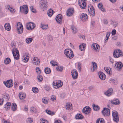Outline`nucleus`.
<instances>
[{"instance_id":"4d7b16f0","label":"nucleus","mask_w":123,"mask_h":123,"mask_svg":"<svg viewBox=\"0 0 123 123\" xmlns=\"http://www.w3.org/2000/svg\"><path fill=\"white\" fill-rule=\"evenodd\" d=\"M105 69L107 73L109 75H111L110 73V71L109 70L108 68L107 67H105Z\"/></svg>"},{"instance_id":"412c9836","label":"nucleus","mask_w":123,"mask_h":123,"mask_svg":"<svg viewBox=\"0 0 123 123\" xmlns=\"http://www.w3.org/2000/svg\"><path fill=\"white\" fill-rule=\"evenodd\" d=\"M62 19V15L61 14H59L56 16L55 18V20L59 24L61 23V22Z\"/></svg>"},{"instance_id":"72a5a7b5","label":"nucleus","mask_w":123,"mask_h":123,"mask_svg":"<svg viewBox=\"0 0 123 123\" xmlns=\"http://www.w3.org/2000/svg\"><path fill=\"white\" fill-rule=\"evenodd\" d=\"M11 62L10 59L9 58H7L5 59L4 60L5 63L6 64H9Z\"/></svg>"},{"instance_id":"7ed1b4c3","label":"nucleus","mask_w":123,"mask_h":123,"mask_svg":"<svg viewBox=\"0 0 123 123\" xmlns=\"http://www.w3.org/2000/svg\"><path fill=\"white\" fill-rule=\"evenodd\" d=\"M13 55L15 59L18 60L19 57V51L17 49L15 48H13L12 50Z\"/></svg>"},{"instance_id":"4468645a","label":"nucleus","mask_w":123,"mask_h":123,"mask_svg":"<svg viewBox=\"0 0 123 123\" xmlns=\"http://www.w3.org/2000/svg\"><path fill=\"white\" fill-rule=\"evenodd\" d=\"M71 73L73 78L74 79H76L78 76V74L77 70L74 69L71 71Z\"/></svg>"},{"instance_id":"c03bdc74","label":"nucleus","mask_w":123,"mask_h":123,"mask_svg":"<svg viewBox=\"0 0 123 123\" xmlns=\"http://www.w3.org/2000/svg\"><path fill=\"white\" fill-rule=\"evenodd\" d=\"M41 27L43 30L46 29L48 28V26L47 25L41 24Z\"/></svg>"},{"instance_id":"4c0bfd02","label":"nucleus","mask_w":123,"mask_h":123,"mask_svg":"<svg viewBox=\"0 0 123 123\" xmlns=\"http://www.w3.org/2000/svg\"><path fill=\"white\" fill-rule=\"evenodd\" d=\"M9 96L6 93L2 95V97L4 99H5L7 101L9 100Z\"/></svg>"},{"instance_id":"cd10ccee","label":"nucleus","mask_w":123,"mask_h":123,"mask_svg":"<svg viewBox=\"0 0 123 123\" xmlns=\"http://www.w3.org/2000/svg\"><path fill=\"white\" fill-rule=\"evenodd\" d=\"M81 18L82 20L83 21L86 20L88 18L87 14L86 13L82 14Z\"/></svg>"},{"instance_id":"de8ad7c7","label":"nucleus","mask_w":123,"mask_h":123,"mask_svg":"<svg viewBox=\"0 0 123 123\" xmlns=\"http://www.w3.org/2000/svg\"><path fill=\"white\" fill-rule=\"evenodd\" d=\"M32 119L31 118H28L26 120L27 123H32L33 122Z\"/></svg>"},{"instance_id":"774afa93","label":"nucleus","mask_w":123,"mask_h":123,"mask_svg":"<svg viewBox=\"0 0 123 123\" xmlns=\"http://www.w3.org/2000/svg\"><path fill=\"white\" fill-rule=\"evenodd\" d=\"M114 81L115 80L113 78L111 79L110 80V82L111 83H114Z\"/></svg>"},{"instance_id":"dca6fc26","label":"nucleus","mask_w":123,"mask_h":123,"mask_svg":"<svg viewBox=\"0 0 123 123\" xmlns=\"http://www.w3.org/2000/svg\"><path fill=\"white\" fill-rule=\"evenodd\" d=\"M34 65H39L40 63V61L38 58L37 57H34L33 59Z\"/></svg>"},{"instance_id":"ddd939ff","label":"nucleus","mask_w":123,"mask_h":123,"mask_svg":"<svg viewBox=\"0 0 123 123\" xmlns=\"http://www.w3.org/2000/svg\"><path fill=\"white\" fill-rule=\"evenodd\" d=\"M5 86L8 88L12 87L13 85V82L12 80H7L6 82H4Z\"/></svg>"},{"instance_id":"052dcab7","label":"nucleus","mask_w":123,"mask_h":123,"mask_svg":"<svg viewBox=\"0 0 123 123\" xmlns=\"http://www.w3.org/2000/svg\"><path fill=\"white\" fill-rule=\"evenodd\" d=\"M111 23L113 26L115 27H116L118 25V23L117 22L112 21Z\"/></svg>"},{"instance_id":"a878e982","label":"nucleus","mask_w":123,"mask_h":123,"mask_svg":"<svg viewBox=\"0 0 123 123\" xmlns=\"http://www.w3.org/2000/svg\"><path fill=\"white\" fill-rule=\"evenodd\" d=\"M111 102L113 104L116 105H119L120 104L119 100L117 99H116L113 100H112Z\"/></svg>"},{"instance_id":"a18cd8bd","label":"nucleus","mask_w":123,"mask_h":123,"mask_svg":"<svg viewBox=\"0 0 123 123\" xmlns=\"http://www.w3.org/2000/svg\"><path fill=\"white\" fill-rule=\"evenodd\" d=\"M71 29L73 30V32L74 33L76 32L77 31V29L76 28L73 26H71Z\"/></svg>"},{"instance_id":"5701e85b","label":"nucleus","mask_w":123,"mask_h":123,"mask_svg":"<svg viewBox=\"0 0 123 123\" xmlns=\"http://www.w3.org/2000/svg\"><path fill=\"white\" fill-rule=\"evenodd\" d=\"M92 64L93 67V69L92 67L91 68V69L92 72L94 71L97 68V64L95 62H92Z\"/></svg>"},{"instance_id":"bf43d9fd","label":"nucleus","mask_w":123,"mask_h":123,"mask_svg":"<svg viewBox=\"0 0 123 123\" xmlns=\"http://www.w3.org/2000/svg\"><path fill=\"white\" fill-rule=\"evenodd\" d=\"M37 79L40 82H41L43 80V77L41 75L38 76L37 77Z\"/></svg>"},{"instance_id":"5fc2aeb1","label":"nucleus","mask_w":123,"mask_h":123,"mask_svg":"<svg viewBox=\"0 0 123 123\" xmlns=\"http://www.w3.org/2000/svg\"><path fill=\"white\" fill-rule=\"evenodd\" d=\"M86 108V111L88 113V114L89 113H90L91 110V108L88 106H86L85 107Z\"/></svg>"},{"instance_id":"09e8293b","label":"nucleus","mask_w":123,"mask_h":123,"mask_svg":"<svg viewBox=\"0 0 123 123\" xmlns=\"http://www.w3.org/2000/svg\"><path fill=\"white\" fill-rule=\"evenodd\" d=\"M63 67L58 66L56 68V69L58 71L62 72L63 70Z\"/></svg>"},{"instance_id":"ea45409f","label":"nucleus","mask_w":123,"mask_h":123,"mask_svg":"<svg viewBox=\"0 0 123 123\" xmlns=\"http://www.w3.org/2000/svg\"><path fill=\"white\" fill-rule=\"evenodd\" d=\"M44 71L46 74H49L51 73V70L49 68H46L44 69Z\"/></svg>"},{"instance_id":"f257e3e1","label":"nucleus","mask_w":123,"mask_h":123,"mask_svg":"<svg viewBox=\"0 0 123 123\" xmlns=\"http://www.w3.org/2000/svg\"><path fill=\"white\" fill-rule=\"evenodd\" d=\"M64 53L68 58L71 59L74 56L73 51L71 49H65L64 51Z\"/></svg>"},{"instance_id":"c9c22d12","label":"nucleus","mask_w":123,"mask_h":123,"mask_svg":"<svg viewBox=\"0 0 123 123\" xmlns=\"http://www.w3.org/2000/svg\"><path fill=\"white\" fill-rule=\"evenodd\" d=\"M98 8L102 11L105 12V9L103 7V5L102 3H99L98 5Z\"/></svg>"},{"instance_id":"0e129e2a","label":"nucleus","mask_w":123,"mask_h":123,"mask_svg":"<svg viewBox=\"0 0 123 123\" xmlns=\"http://www.w3.org/2000/svg\"><path fill=\"white\" fill-rule=\"evenodd\" d=\"M56 98V97L55 96L53 95L51 96V99L52 101H54L55 100Z\"/></svg>"},{"instance_id":"13d9d810","label":"nucleus","mask_w":123,"mask_h":123,"mask_svg":"<svg viewBox=\"0 0 123 123\" xmlns=\"http://www.w3.org/2000/svg\"><path fill=\"white\" fill-rule=\"evenodd\" d=\"M30 8L32 12L34 13H35L36 12V11L35 9L34 8V7L33 6H30Z\"/></svg>"},{"instance_id":"1a4fd4ad","label":"nucleus","mask_w":123,"mask_h":123,"mask_svg":"<svg viewBox=\"0 0 123 123\" xmlns=\"http://www.w3.org/2000/svg\"><path fill=\"white\" fill-rule=\"evenodd\" d=\"M122 52L119 49H116L115 50L114 52L113 53V55L115 58H118L122 56Z\"/></svg>"},{"instance_id":"20e7f679","label":"nucleus","mask_w":123,"mask_h":123,"mask_svg":"<svg viewBox=\"0 0 123 123\" xmlns=\"http://www.w3.org/2000/svg\"><path fill=\"white\" fill-rule=\"evenodd\" d=\"M113 119L115 122L118 123L119 121V117L118 112L116 111H113L112 112Z\"/></svg>"},{"instance_id":"473e14b6","label":"nucleus","mask_w":123,"mask_h":123,"mask_svg":"<svg viewBox=\"0 0 123 123\" xmlns=\"http://www.w3.org/2000/svg\"><path fill=\"white\" fill-rule=\"evenodd\" d=\"M53 11L51 9H50L47 12V14L49 17H51L53 13Z\"/></svg>"},{"instance_id":"e2e57ef3","label":"nucleus","mask_w":123,"mask_h":123,"mask_svg":"<svg viewBox=\"0 0 123 123\" xmlns=\"http://www.w3.org/2000/svg\"><path fill=\"white\" fill-rule=\"evenodd\" d=\"M86 107H84L82 109V112L83 113H84L86 114H88V113L86 111Z\"/></svg>"},{"instance_id":"e433bc0d","label":"nucleus","mask_w":123,"mask_h":123,"mask_svg":"<svg viewBox=\"0 0 123 123\" xmlns=\"http://www.w3.org/2000/svg\"><path fill=\"white\" fill-rule=\"evenodd\" d=\"M28 53H27L25 55V57L24 58V59H23V61L24 62H27L29 60V57L28 56Z\"/></svg>"},{"instance_id":"9d476101","label":"nucleus","mask_w":123,"mask_h":123,"mask_svg":"<svg viewBox=\"0 0 123 123\" xmlns=\"http://www.w3.org/2000/svg\"><path fill=\"white\" fill-rule=\"evenodd\" d=\"M88 10L90 16H93L95 15L94 10L93 6L91 5L88 6Z\"/></svg>"},{"instance_id":"2f4dec72","label":"nucleus","mask_w":123,"mask_h":123,"mask_svg":"<svg viewBox=\"0 0 123 123\" xmlns=\"http://www.w3.org/2000/svg\"><path fill=\"white\" fill-rule=\"evenodd\" d=\"M92 107L94 110L95 111H98L100 109V107L97 105H95L93 104L92 105Z\"/></svg>"},{"instance_id":"58836bf2","label":"nucleus","mask_w":123,"mask_h":123,"mask_svg":"<svg viewBox=\"0 0 123 123\" xmlns=\"http://www.w3.org/2000/svg\"><path fill=\"white\" fill-rule=\"evenodd\" d=\"M96 123H105L104 120L103 118H98L97 120Z\"/></svg>"},{"instance_id":"49530a36","label":"nucleus","mask_w":123,"mask_h":123,"mask_svg":"<svg viewBox=\"0 0 123 123\" xmlns=\"http://www.w3.org/2000/svg\"><path fill=\"white\" fill-rule=\"evenodd\" d=\"M32 90L33 92L35 93H37L38 92V89L36 87H33L32 88Z\"/></svg>"},{"instance_id":"f704fd0d","label":"nucleus","mask_w":123,"mask_h":123,"mask_svg":"<svg viewBox=\"0 0 123 123\" xmlns=\"http://www.w3.org/2000/svg\"><path fill=\"white\" fill-rule=\"evenodd\" d=\"M72 104L70 103H69L66 104V109H68V110H71L72 109Z\"/></svg>"},{"instance_id":"680f3d73","label":"nucleus","mask_w":123,"mask_h":123,"mask_svg":"<svg viewBox=\"0 0 123 123\" xmlns=\"http://www.w3.org/2000/svg\"><path fill=\"white\" fill-rule=\"evenodd\" d=\"M36 71L38 74H40L41 73V71L40 68L39 67H37L36 68Z\"/></svg>"},{"instance_id":"f8f14e48","label":"nucleus","mask_w":123,"mask_h":123,"mask_svg":"<svg viewBox=\"0 0 123 123\" xmlns=\"http://www.w3.org/2000/svg\"><path fill=\"white\" fill-rule=\"evenodd\" d=\"M40 6L41 9H45L47 6L46 1L44 0H41L40 4Z\"/></svg>"},{"instance_id":"9b49d317","label":"nucleus","mask_w":123,"mask_h":123,"mask_svg":"<svg viewBox=\"0 0 123 123\" xmlns=\"http://www.w3.org/2000/svg\"><path fill=\"white\" fill-rule=\"evenodd\" d=\"M110 110L107 108H104L102 111V113L104 116H108L110 115Z\"/></svg>"},{"instance_id":"8fccbe9b","label":"nucleus","mask_w":123,"mask_h":123,"mask_svg":"<svg viewBox=\"0 0 123 123\" xmlns=\"http://www.w3.org/2000/svg\"><path fill=\"white\" fill-rule=\"evenodd\" d=\"M111 34V33L110 32H107V33L106 36V39L105 40V41L106 42L108 40L109 37L110 35Z\"/></svg>"},{"instance_id":"a211bd4d","label":"nucleus","mask_w":123,"mask_h":123,"mask_svg":"<svg viewBox=\"0 0 123 123\" xmlns=\"http://www.w3.org/2000/svg\"><path fill=\"white\" fill-rule=\"evenodd\" d=\"M116 66L117 69L118 70L121 69L123 67V64L122 62H119L116 63L115 65Z\"/></svg>"},{"instance_id":"864d4df0","label":"nucleus","mask_w":123,"mask_h":123,"mask_svg":"<svg viewBox=\"0 0 123 123\" xmlns=\"http://www.w3.org/2000/svg\"><path fill=\"white\" fill-rule=\"evenodd\" d=\"M40 123H48V122L46 120L43 118L40 119Z\"/></svg>"},{"instance_id":"2eb2a0df","label":"nucleus","mask_w":123,"mask_h":123,"mask_svg":"<svg viewBox=\"0 0 123 123\" xmlns=\"http://www.w3.org/2000/svg\"><path fill=\"white\" fill-rule=\"evenodd\" d=\"M74 12V8H70L67 11V15L68 16H71L73 15Z\"/></svg>"},{"instance_id":"79ce46f5","label":"nucleus","mask_w":123,"mask_h":123,"mask_svg":"<svg viewBox=\"0 0 123 123\" xmlns=\"http://www.w3.org/2000/svg\"><path fill=\"white\" fill-rule=\"evenodd\" d=\"M33 39L32 38H29L26 39V43H30L32 41Z\"/></svg>"},{"instance_id":"c756f323","label":"nucleus","mask_w":123,"mask_h":123,"mask_svg":"<svg viewBox=\"0 0 123 123\" xmlns=\"http://www.w3.org/2000/svg\"><path fill=\"white\" fill-rule=\"evenodd\" d=\"M17 109V105L15 103H13L12 105V109L13 111H15Z\"/></svg>"},{"instance_id":"a19ab883","label":"nucleus","mask_w":123,"mask_h":123,"mask_svg":"<svg viewBox=\"0 0 123 123\" xmlns=\"http://www.w3.org/2000/svg\"><path fill=\"white\" fill-rule=\"evenodd\" d=\"M46 113L50 115H52L55 114L54 112L51 111H50L46 109L45 110Z\"/></svg>"},{"instance_id":"7c9ffc66","label":"nucleus","mask_w":123,"mask_h":123,"mask_svg":"<svg viewBox=\"0 0 123 123\" xmlns=\"http://www.w3.org/2000/svg\"><path fill=\"white\" fill-rule=\"evenodd\" d=\"M11 103L10 102H7L5 104L4 107L7 110H9L10 108V106L11 105Z\"/></svg>"},{"instance_id":"603ef678","label":"nucleus","mask_w":123,"mask_h":123,"mask_svg":"<svg viewBox=\"0 0 123 123\" xmlns=\"http://www.w3.org/2000/svg\"><path fill=\"white\" fill-rule=\"evenodd\" d=\"M81 64L80 62L78 63V71L79 72L81 71Z\"/></svg>"},{"instance_id":"6ab92c4d","label":"nucleus","mask_w":123,"mask_h":123,"mask_svg":"<svg viewBox=\"0 0 123 123\" xmlns=\"http://www.w3.org/2000/svg\"><path fill=\"white\" fill-rule=\"evenodd\" d=\"M92 47H93V49L97 52H98L99 51V46L97 43L93 44L92 45Z\"/></svg>"},{"instance_id":"338daca9","label":"nucleus","mask_w":123,"mask_h":123,"mask_svg":"<svg viewBox=\"0 0 123 123\" xmlns=\"http://www.w3.org/2000/svg\"><path fill=\"white\" fill-rule=\"evenodd\" d=\"M116 30L115 29H114L112 30L111 32V34L112 35H115L116 34Z\"/></svg>"},{"instance_id":"f03ea898","label":"nucleus","mask_w":123,"mask_h":123,"mask_svg":"<svg viewBox=\"0 0 123 123\" xmlns=\"http://www.w3.org/2000/svg\"><path fill=\"white\" fill-rule=\"evenodd\" d=\"M63 85V82L61 80H57L53 83V85L55 89H57Z\"/></svg>"},{"instance_id":"4be33fe9","label":"nucleus","mask_w":123,"mask_h":123,"mask_svg":"<svg viewBox=\"0 0 123 123\" xmlns=\"http://www.w3.org/2000/svg\"><path fill=\"white\" fill-rule=\"evenodd\" d=\"M26 94L23 92H20L19 94V98L21 100L24 99L26 97Z\"/></svg>"},{"instance_id":"aec40b11","label":"nucleus","mask_w":123,"mask_h":123,"mask_svg":"<svg viewBox=\"0 0 123 123\" xmlns=\"http://www.w3.org/2000/svg\"><path fill=\"white\" fill-rule=\"evenodd\" d=\"M98 75L99 78L102 80H104L106 78V75L105 74L102 72H99Z\"/></svg>"},{"instance_id":"39448f33","label":"nucleus","mask_w":123,"mask_h":123,"mask_svg":"<svg viewBox=\"0 0 123 123\" xmlns=\"http://www.w3.org/2000/svg\"><path fill=\"white\" fill-rule=\"evenodd\" d=\"M20 10L21 13L27 14L28 12V7L27 5H23L20 7Z\"/></svg>"},{"instance_id":"0eeeda50","label":"nucleus","mask_w":123,"mask_h":123,"mask_svg":"<svg viewBox=\"0 0 123 123\" xmlns=\"http://www.w3.org/2000/svg\"><path fill=\"white\" fill-rule=\"evenodd\" d=\"M78 4L81 9H84L86 7V0H79Z\"/></svg>"},{"instance_id":"6e6552de","label":"nucleus","mask_w":123,"mask_h":123,"mask_svg":"<svg viewBox=\"0 0 123 123\" xmlns=\"http://www.w3.org/2000/svg\"><path fill=\"white\" fill-rule=\"evenodd\" d=\"M26 27L27 29L30 30L34 29L35 27V24L33 23L30 22L26 24Z\"/></svg>"},{"instance_id":"6e6d98bb","label":"nucleus","mask_w":123,"mask_h":123,"mask_svg":"<svg viewBox=\"0 0 123 123\" xmlns=\"http://www.w3.org/2000/svg\"><path fill=\"white\" fill-rule=\"evenodd\" d=\"M43 102L45 104H47L48 103V101L47 99L46 98H43L42 99Z\"/></svg>"},{"instance_id":"393cba45","label":"nucleus","mask_w":123,"mask_h":123,"mask_svg":"<svg viewBox=\"0 0 123 123\" xmlns=\"http://www.w3.org/2000/svg\"><path fill=\"white\" fill-rule=\"evenodd\" d=\"M4 27L6 30L9 31L11 29V26L10 24L9 23H6L4 25Z\"/></svg>"},{"instance_id":"b1692460","label":"nucleus","mask_w":123,"mask_h":123,"mask_svg":"<svg viewBox=\"0 0 123 123\" xmlns=\"http://www.w3.org/2000/svg\"><path fill=\"white\" fill-rule=\"evenodd\" d=\"M6 9L7 8L10 12L12 13H14L15 12L13 9L9 5H7L6 6Z\"/></svg>"},{"instance_id":"3c124183","label":"nucleus","mask_w":123,"mask_h":123,"mask_svg":"<svg viewBox=\"0 0 123 123\" xmlns=\"http://www.w3.org/2000/svg\"><path fill=\"white\" fill-rule=\"evenodd\" d=\"M50 62L53 66H58L57 63L55 61H53L52 62Z\"/></svg>"},{"instance_id":"423d86ee","label":"nucleus","mask_w":123,"mask_h":123,"mask_svg":"<svg viewBox=\"0 0 123 123\" xmlns=\"http://www.w3.org/2000/svg\"><path fill=\"white\" fill-rule=\"evenodd\" d=\"M17 31L18 34L22 33L23 31V27L22 24L19 22L17 24Z\"/></svg>"},{"instance_id":"f3484780","label":"nucleus","mask_w":123,"mask_h":123,"mask_svg":"<svg viewBox=\"0 0 123 123\" xmlns=\"http://www.w3.org/2000/svg\"><path fill=\"white\" fill-rule=\"evenodd\" d=\"M113 92V89L111 88H109L104 93L105 94L108 96L111 95Z\"/></svg>"},{"instance_id":"c85d7f7f","label":"nucleus","mask_w":123,"mask_h":123,"mask_svg":"<svg viewBox=\"0 0 123 123\" xmlns=\"http://www.w3.org/2000/svg\"><path fill=\"white\" fill-rule=\"evenodd\" d=\"M86 44L84 43H82V44L80 45L79 47V49L80 50L83 51L85 50L86 47Z\"/></svg>"},{"instance_id":"bb28decb","label":"nucleus","mask_w":123,"mask_h":123,"mask_svg":"<svg viewBox=\"0 0 123 123\" xmlns=\"http://www.w3.org/2000/svg\"><path fill=\"white\" fill-rule=\"evenodd\" d=\"M75 117L77 119H83L84 117L82 114H79L75 116Z\"/></svg>"},{"instance_id":"69168bd1","label":"nucleus","mask_w":123,"mask_h":123,"mask_svg":"<svg viewBox=\"0 0 123 123\" xmlns=\"http://www.w3.org/2000/svg\"><path fill=\"white\" fill-rule=\"evenodd\" d=\"M103 23L104 24L106 25L108 23V21L106 19H104L103 20Z\"/></svg>"},{"instance_id":"37998d69","label":"nucleus","mask_w":123,"mask_h":123,"mask_svg":"<svg viewBox=\"0 0 123 123\" xmlns=\"http://www.w3.org/2000/svg\"><path fill=\"white\" fill-rule=\"evenodd\" d=\"M30 111L31 113H33L34 112H37V110L35 108L32 107L31 108Z\"/></svg>"}]
</instances>
